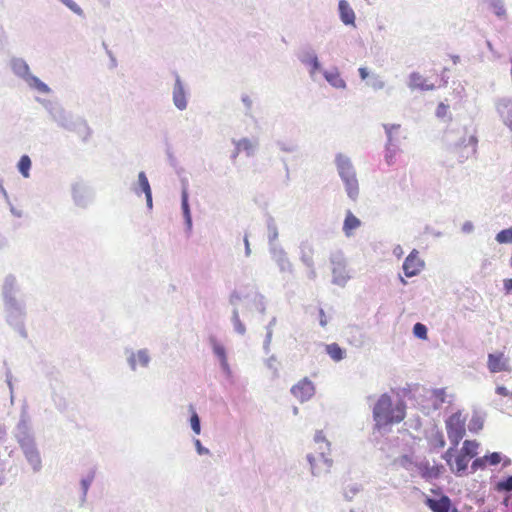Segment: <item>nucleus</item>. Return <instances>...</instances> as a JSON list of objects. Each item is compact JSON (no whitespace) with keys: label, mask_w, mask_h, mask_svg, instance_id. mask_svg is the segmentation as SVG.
Wrapping results in <instances>:
<instances>
[{"label":"nucleus","mask_w":512,"mask_h":512,"mask_svg":"<svg viewBox=\"0 0 512 512\" xmlns=\"http://www.w3.org/2000/svg\"><path fill=\"white\" fill-rule=\"evenodd\" d=\"M496 393H497L498 395H500V396H504V397L509 395V392H508L507 388H506V387H504V386H498V387L496 388Z\"/></svg>","instance_id":"nucleus-39"},{"label":"nucleus","mask_w":512,"mask_h":512,"mask_svg":"<svg viewBox=\"0 0 512 512\" xmlns=\"http://www.w3.org/2000/svg\"><path fill=\"white\" fill-rule=\"evenodd\" d=\"M501 460V455L497 452L485 456V461L488 462L490 465H497L501 462Z\"/></svg>","instance_id":"nucleus-33"},{"label":"nucleus","mask_w":512,"mask_h":512,"mask_svg":"<svg viewBox=\"0 0 512 512\" xmlns=\"http://www.w3.org/2000/svg\"><path fill=\"white\" fill-rule=\"evenodd\" d=\"M30 85L42 93H48L50 91L49 87L45 83L34 76L30 78Z\"/></svg>","instance_id":"nucleus-23"},{"label":"nucleus","mask_w":512,"mask_h":512,"mask_svg":"<svg viewBox=\"0 0 512 512\" xmlns=\"http://www.w3.org/2000/svg\"><path fill=\"white\" fill-rule=\"evenodd\" d=\"M446 431L450 442L456 447L466 433V417L461 411L453 413L446 421Z\"/></svg>","instance_id":"nucleus-5"},{"label":"nucleus","mask_w":512,"mask_h":512,"mask_svg":"<svg viewBox=\"0 0 512 512\" xmlns=\"http://www.w3.org/2000/svg\"><path fill=\"white\" fill-rule=\"evenodd\" d=\"M496 241L500 244L512 243V228L504 229L497 233Z\"/></svg>","instance_id":"nucleus-22"},{"label":"nucleus","mask_w":512,"mask_h":512,"mask_svg":"<svg viewBox=\"0 0 512 512\" xmlns=\"http://www.w3.org/2000/svg\"><path fill=\"white\" fill-rule=\"evenodd\" d=\"M196 445L198 446V449L201 452V444L199 440H196Z\"/></svg>","instance_id":"nucleus-49"},{"label":"nucleus","mask_w":512,"mask_h":512,"mask_svg":"<svg viewBox=\"0 0 512 512\" xmlns=\"http://www.w3.org/2000/svg\"><path fill=\"white\" fill-rule=\"evenodd\" d=\"M425 263L420 258L419 252L414 249L403 263V271L406 277L418 275L424 269Z\"/></svg>","instance_id":"nucleus-7"},{"label":"nucleus","mask_w":512,"mask_h":512,"mask_svg":"<svg viewBox=\"0 0 512 512\" xmlns=\"http://www.w3.org/2000/svg\"><path fill=\"white\" fill-rule=\"evenodd\" d=\"M477 138L476 136H470L469 138V143L471 144L472 146V153L475 154L476 153V148H477Z\"/></svg>","instance_id":"nucleus-41"},{"label":"nucleus","mask_w":512,"mask_h":512,"mask_svg":"<svg viewBox=\"0 0 512 512\" xmlns=\"http://www.w3.org/2000/svg\"><path fill=\"white\" fill-rule=\"evenodd\" d=\"M386 159H387V163L388 164H392L393 163V155L392 154L391 155H387Z\"/></svg>","instance_id":"nucleus-47"},{"label":"nucleus","mask_w":512,"mask_h":512,"mask_svg":"<svg viewBox=\"0 0 512 512\" xmlns=\"http://www.w3.org/2000/svg\"><path fill=\"white\" fill-rule=\"evenodd\" d=\"M64 5H66L70 10H72L74 13L81 15L82 9L80 6L74 2L73 0H60Z\"/></svg>","instance_id":"nucleus-29"},{"label":"nucleus","mask_w":512,"mask_h":512,"mask_svg":"<svg viewBox=\"0 0 512 512\" xmlns=\"http://www.w3.org/2000/svg\"><path fill=\"white\" fill-rule=\"evenodd\" d=\"M181 198H182L181 206H182L183 214H184L186 223H187L188 227L190 228L192 225V219H191V213H190V208H189V204H188V193L186 190H183Z\"/></svg>","instance_id":"nucleus-20"},{"label":"nucleus","mask_w":512,"mask_h":512,"mask_svg":"<svg viewBox=\"0 0 512 512\" xmlns=\"http://www.w3.org/2000/svg\"><path fill=\"white\" fill-rule=\"evenodd\" d=\"M361 225L360 220L351 212L346 213V217L343 224V231L346 236H351L353 231L359 228Z\"/></svg>","instance_id":"nucleus-15"},{"label":"nucleus","mask_w":512,"mask_h":512,"mask_svg":"<svg viewBox=\"0 0 512 512\" xmlns=\"http://www.w3.org/2000/svg\"><path fill=\"white\" fill-rule=\"evenodd\" d=\"M487 366L491 373L509 372V359L503 352L490 353L488 355Z\"/></svg>","instance_id":"nucleus-8"},{"label":"nucleus","mask_w":512,"mask_h":512,"mask_svg":"<svg viewBox=\"0 0 512 512\" xmlns=\"http://www.w3.org/2000/svg\"><path fill=\"white\" fill-rule=\"evenodd\" d=\"M138 180H139V184L143 190V192L145 193V196H146V199H147V203L149 206L152 205V194H151V188H150V184H149V181L145 175L144 172H140L139 175H138Z\"/></svg>","instance_id":"nucleus-18"},{"label":"nucleus","mask_w":512,"mask_h":512,"mask_svg":"<svg viewBox=\"0 0 512 512\" xmlns=\"http://www.w3.org/2000/svg\"><path fill=\"white\" fill-rule=\"evenodd\" d=\"M13 69L18 73H27L29 70L28 65L22 60L13 61Z\"/></svg>","instance_id":"nucleus-28"},{"label":"nucleus","mask_w":512,"mask_h":512,"mask_svg":"<svg viewBox=\"0 0 512 512\" xmlns=\"http://www.w3.org/2000/svg\"><path fill=\"white\" fill-rule=\"evenodd\" d=\"M493 8H494V11L495 13L498 15V16H502L505 14V8H504V5L502 4L501 1L499 0H496L493 2Z\"/></svg>","instance_id":"nucleus-35"},{"label":"nucleus","mask_w":512,"mask_h":512,"mask_svg":"<svg viewBox=\"0 0 512 512\" xmlns=\"http://www.w3.org/2000/svg\"><path fill=\"white\" fill-rule=\"evenodd\" d=\"M325 79L335 88H345L346 83L337 69L324 73Z\"/></svg>","instance_id":"nucleus-16"},{"label":"nucleus","mask_w":512,"mask_h":512,"mask_svg":"<svg viewBox=\"0 0 512 512\" xmlns=\"http://www.w3.org/2000/svg\"><path fill=\"white\" fill-rule=\"evenodd\" d=\"M252 149L253 145L248 139H242L237 143V153L241 150L250 151Z\"/></svg>","instance_id":"nucleus-32"},{"label":"nucleus","mask_w":512,"mask_h":512,"mask_svg":"<svg viewBox=\"0 0 512 512\" xmlns=\"http://www.w3.org/2000/svg\"><path fill=\"white\" fill-rule=\"evenodd\" d=\"M409 87L411 89H419L422 91L433 90L435 85L429 83L428 80L418 72H413L409 76Z\"/></svg>","instance_id":"nucleus-11"},{"label":"nucleus","mask_w":512,"mask_h":512,"mask_svg":"<svg viewBox=\"0 0 512 512\" xmlns=\"http://www.w3.org/2000/svg\"><path fill=\"white\" fill-rule=\"evenodd\" d=\"M302 260L308 267L313 266V251L311 248L303 249Z\"/></svg>","instance_id":"nucleus-27"},{"label":"nucleus","mask_w":512,"mask_h":512,"mask_svg":"<svg viewBox=\"0 0 512 512\" xmlns=\"http://www.w3.org/2000/svg\"><path fill=\"white\" fill-rule=\"evenodd\" d=\"M245 247H246V254L249 255L250 253V246H249V241L247 238H245Z\"/></svg>","instance_id":"nucleus-45"},{"label":"nucleus","mask_w":512,"mask_h":512,"mask_svg":"<svg viewBox=\"0 0 512 512\" xmlns=\"http://www.w3.org/2000/svg\"><path fill=\"white\" fill-rule=\"evenodd\" d=\"M310 64L312 66V73L320 68V64L318 62V59L315 56L311 59Z\"/></svg>","instance_id":"nucleus-40"},{"label":"nucleus","mask_w":512,"mask_h":512,"mask_svg":"<svg viewBox=\"0 0 512 512\" xmlns=\"http://www.w3.org/2000/svg\"><path fill=\"white\" fill-rule=\"evenodd\" d=\"M129 362L133 369H135L137 365L146 366L149 362L148 353L145 350H140L130 357Z\"/></svg>","instance_id":"nucleus-17"},{"label":"nucleus","mask_w":512,"mask_h":512,"mask_svg":"<svg viewBox=\"0 0 512 512\" xmlns=\"http://www.w3.org/2000/svg\"><path fill=\"white\" fill-rule=\"evenodd\" d=\"M417 468L420 476L427 481L439 478L445 471L442 464H431L429 461L421 462Z\"/></svg>","instance_id":"nucleus-10"},{"label":"nucleus","mask_w":512,"mask_h":512,"mask_svg":"<svg viewBox=\"0 0 512 512\" xmlns=\"http://www.w3.org/2000/svg\"><path fill=\"white\" fill-rule=\"evenodd\" d=\"M498 490L511 491L512 490V476H509L505 480L497 484Z\"/></svg>","instance_id":"nucleus-31"},{"label":"nucleus","mask_w":512,"mask_h":512,"mask_svg":"<svg viewBox=\"0 0 512 512\" xmlns=\"http://www.w3.org/2000/svg\"><path fill=\"white\" fill-rule=\"evenodd\" d=\"M424 503L432 512H459L457 508L452 507L450 498L443 494L438 499L426 497Z\"/></svg>","instance_id":"nucleus-9"},{"label":"nucleus","mask_w":512,"mask_h":512,"mask_svg":"<svg viewBox=\"0 0 512 512\" xmlns=\"http://www.w3.org/2000/svg\"><path fill=\"white\" fill-rule=\"evenodd\" d=\"M173 101L177 108L183 110L186 108L187 101L183 85L179 78L176 79L174 90H173Z\"/></svg>","instance_id":"nucleus-13"},{"label":"nucleus","mask_w":512,"mask_h":512,"mask_svg":"<svg viewBox=\"0 0 512 512\" xmlns=\"http://www.w3.org/2000/svg\"><path fill=\"white\" fill-rule=\"evenodd\" d=\"M337 168L342 180L345 183L348 196L355 199L359 193L358 181L350 160L342 155L337 157Z\"/></svg>","instance_id":"nucleus-4"},{"label":"nucleus","mask_w":512,"mask_h":512,"mask_svg":"<svg viewBox=\"0 0 512 512\" xmlns=\"http://www.w3.org/2000/svg\"><path fill=\"white\" fill-rule=\"evenodd\" d=\"M485 462V457L475 459L472 463V469L476 471L478 467L484 466Z\"/></svg>","instance_id":"nucleus-38"},{"label":"nucleus","mask_w":512,"mask_h":512,"mask_svg":"<svg viewBox=\"0 0 512 512\" xmlns=\"http://www.w3.org/2000/svg\"><path fill=\"white\" fill-rule=\"evenodd\" d=\"M479 444L476 441L465 440L462 448L458 452L455 457V464L452 463V457L454 454V448L451 447L446 450V452L442 455V458L446 461L450 470L456 474H463L469 465L471 459H473L477 455Z\"/></svg>","instance_id":"nucleus-3"},{"label":"nucleus","mask_w":512,"mask_h":512,"mask_svg":"<svg viewBox=\"0 0 512 512\" xmlns=\"http://www.w3.org/2000/svg\"><path fill=\"white\" fill-rule=\"evenodd\" d=\"M214 353L221 359L223 363H226V352L225 348L222 345L216 344L214 345Z\"/></svg>","instance_id":"nucleus-34"},{"label":"nucleus","mask_w":512,"mask_h":512,"mask_svg":"<svg viewBox=\"0 0 512 512\" xmlns=\"http://www.w3.org/2000/svg\"><path fill=\"white\" fill-rule=\"evenodd\" d=\"M242 100L245 102L247 107H251L252 102L248 97H244Z\"/></svg>","instance_id":"nucleus-46"},{"label":"nucleus","mask_w":512,"mask_h":512,"mask_svg":"<svg viewBox=\"0 0 512 512\" xmlns=\"http://www.w3.org/2000/svg\"><path fill=\"white\" fill-rule=\"evenodd\" d=\"M435 113L438 118L449 117V119H451V116L449 115V105H447L443 102H440L438 104Z\"/></svg>","instance_id":"nucleus-25"},{"label":"nucleus","mask_w":512,"mask_h":512,"mask_svg":"<svg viewBox=\"0 0 512 512\" xmlns=\"http://www.w3.org/2000/svg\"><path fill=\"white\" fill-rule=\"evenodd\" d=\"M319 316H320V324L321 326H326L327 325V317L325 315V312L323 309H320L319 310Z\"/></svg>","instance_id":"nucleus-42"},{"label":"nucleus","mask_w":512,"mask_h":512,"mask_svg":"<svg viewBox=\"0 0 512 512\" xmlns=\"http://www.w3.org/2000/svg\"><path fill=\"white\" fill-rule=\"evenodd\" d=\"M445 446V439L442 433L438 432L435 435V447L443 448Z\"/></svg>","instance_id":"nucleus-36"},{"label":"nucleus","mask_w":512,"mask_h":512,"mask_svg":"<svg viewBox=\"0 0 512 512\" xmlns=\"http://www.w3.org/2000/svg\"><path fill=\"white\" fill-rule=\"evenodd\" d=\"M328 355L335 361H340L344 357L343 349L336 343H332L326 346Z\"/></svg>","instance_id":"nucleus-19"},{"label":"nucleus","mask_w":512,"mask_h":512,"mask_svg":"<svg viewBox=\"0 0 512 512\" xmlns=\"http://www.w3.org/2000/svg\"><path fill=\"white\" fill-rule=\"evenodd\" d=\"M339 12L342 22L346 25H354L355 13L346 0L339 1Z\"/></svg>","instance_id":"nucleus-12"},{"label":"nucleus","mask_w":512,"mask_h":512,"mask_svg":"<svg viewBox=\"0 0 512 512\" xmlns=\"http://www.w3.org/2000/svg\"><path fill=\"white\" fill-rule=\"evenodd\" d=\"M503 286H504V289L506 290V292H510L512 290V279L511 278L504 279Z\"/></svg>","instance_id":"nucleus-43"},{"label":"nucleus","mask_w":512,"mask_h":512,"mask_svg":"<svg viewBox=\"0 0 512 512\" xmlns=\"http://www.w3.org/2000/svg\"><path fill=\"white\" fill-rule=\"evenodd\" d=\"M434 396L440 401L444 402L446 398V393L444 389H437L434 391Z\"/></svg>","instance_id":"nucleus-37"},{"label":"nucleus","mask_w":512,"mask_h":512,"mask_svg":"<svg viewBox=\"0 0 512 512\" xmlns=\"http://www.w3.org/2000/svg\"><path fill=\"white\" fill-rule=\"evenodd\" d=\"M238 331L241 332V333H244L245 332V327L244 325L242 326L241 324L238 325Z\"/></svg>","instance_id":"nucleus-48"},{"label":"nucleus","mask_w":512,"mask_h":512,"mask_svg":"<svg viewBox=\"0 0 512 512\" xmlns=\"http://www.w3.org/2000/svg\"><path fill=\"white\" fill-rule=\"evenodd\" d=\"M359 74H360V77H361L362 80L367 79V77L369 75V73H368V71H367V69L365 67L359 68Z\"/></svg>","instance_id":"nucleus-44"},{"label":"nucleus","mask_w":512,"mask_h":512,"mask_svg":"<svg viewBox=\"0 0 512 512\" xmlns=\"http://www.w3.org/2000/svg\"><path fill=\"white\" fill-rule=\"evenodd\" d=\"M378 87H379V88H382V87H383V83H382V82H380Z\"/></svg>","instance_id":"nucleus-50"},{"label":"nucleus","mask_w":512,"mask_h":512,"mask_svg":"<svg viewBox=\"0 0 512 512\" xmlns=\"http://www.w3.org/2000/svg\"><path fill=\"white\" fill-rule=\"evenodd\" d=\"M469 430L472 432H478L483 427V422L480 417L474 416L469 423Z\"/></svg>","instance_id":"nucleus-26"},{"label":"nucleus","mask_w":512,"mask_h":512,"mask_svg":"<svg viewBox=\"0 0 512 512\" xmlns=\"http://www.w3.org/2000/svg\"><path fill=\"white\" fill-rule=\"evenodd\" d=\"M30 168H31V160H30L29 156L23 155L18 162V169H19L20 173L24 177H28Z\"/></svg>","instance_id":"nucleus-21"},{"label":"nucleus","mask_w":512,"mask_h":512,"mask_svg":"<svg viewBox=\"0 0 512 512\" xmlns=\"http://www.w3.org/2000/svg\"><path fill=\"white\" fill-rule=\"evenodd\" d=\"M413 333L419 339H427V328L422 323H416L413 327Z\"/></svg>","instance_id":"nucleus-24"},{"label":"nucleus","mask_w":512,"mask_h":512,"mask_svg":"<svg viewBox=\"0 0 512 512\" xmlns=\"http://www.w3.org/2000/svg\"><path fill=\"white\" fill-rule=\"evenodd\" d=\"M498 112L505 125L512 129V102L506 100L499 103Z\"/></svg>","instance_id":"nucleus-14"},{"label":"nucleus","mask_w":512,"mask_h":512,"mask_svg":"<svg viewBox=\"0 0 512 512\" xmlns=\"http://www.w3.org/2000/svg\"><path fill=\"white\" fill-rule=\"evenodd\" d=\"M291 394L300 402L308 401L315 393V387L308 378H303L290 389Z\"/></svg>","instance_id":"nucleus-6"},{"label":"nucleus","mask_w":512,"mask_h":512,"mask_svg":"<svg viewBox=\"0 0 512 512\" xmlns=\"http://www.w3.org/2000/svg\"><path fill=\"white\" fill-rule=\"evenodd\" d=\"M405 416V403L399 401L394 405L388 394H382L373 408V418L378 428L400 423Z\"/></svg>","instance_id":"nucleus-1"},{"label":"nucleus","mask_w":512,"mask_h":512,"mask_svg":"<svg viewBox=\"0 0 512 512\" xmlns=\"http://www.w3.org/2000/svg\"><path fill=\"white\" fill-rule=\"evenodd\" d=\"M190 422H191V427L193 429V431L196 433V434H200V431H201V428H200V419L197 415L196 412H193L192 415H191V419H190Z\"/></svg>","instance_id":"nucleus-30"},{"label":"nucleus","mask_w":512,"mask_h":512,"mask_svg":"<svg viewBox=\"0 0 512 512\" xmlns=\"http://www.w3.org/2000/svg\"><path fill=\"white\" fill-rule=\"evenodd\" d=\"M315 444L318 445V450L310 453L307 459L310 463L313 475H320L329 472L332 467V459L329 457L330 443L326 440L322 431H317L314 437Z\"/></svg>","instance_id":"nucleus-2"}]
</instances>
